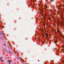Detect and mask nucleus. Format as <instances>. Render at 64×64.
Masks as SVG:
<instances>
[{
  "mask_svg": "<svg viewBox=\"0 0 64 64\" xmlns=\"http://www.w3.org/2000/svg\"><path fill=\"white\" fill-rule=\"evenodd\" d=\"M64 5H60L58 6V7L59 8V9H60V13L61 14H63V12L62 11V8H63L64 7Z\"/></svg>",
  "mask_w": 64,
  "mask_h": 64,
  "instance_id": "f257e3e1",
  "label": "nucleus"
},
{
  "mask_svg": "<svg viewBox=\"0 0 64 64\" xmlns=\"http://www.w3.org/2000/svg\"><path fill=\"white\" fill-rule=\"evenodd\" d=\"M57 31L58 32V33H59V36H62V38H64V36H62V33H61V32H60V31L58 30V28H57Z\"/></svg>",
  "mask_w": 64,
  "mask_h": 64,
  "instance_id": "f03ea898",
  "label": "nucleus"
},
{
  "mask_svg": "<svg viewBox=\"0 0 64 64\" xmlns=\"http://www.w3.org/2000/svg\"><path fill=\"white\" fill-rule=\"evenodd\" d=\"M20 60H21V62H22V63H24V61H23V60L20 59Z\"/></svg>",
  "mask_w": 64,
  "mask_h": 64,
  "instance_id": "7ed1b4c3",
  "label": "nucleus"
},
{
  "mask_svg": "<svg viewBox=\"0 0 64 64\" xmlns=\"http://www.w3.org/2000/svg\"><path fill=\"white\" fill-rule=\"evenodd\" d=\"M31 2L32 3V2L33 3H35V2H34V0H31Z\"/></svg>",
  "mask_w": 64,
  "mask_h": 64,
  "instance_id": "20e7f679",
  "label": "nucleus"
},
{
  "mask_svg": "<svg viewBox=\"0 0 64 64\" xmlns=\"http://www.w3.org/2000/svg\"><path fill=\"white\" fill-rule=\"evenodd\" d=\"M47 20H51V18H50L49 17H48L47 18Z\"/></svg>",
  "mask_w": 64,
  "mask_h": 64,
  "instance_id": "39448f33",
  "label": "nucleus"
},
{
  "mask_svg": "<svg viewBox=\"0 0 64 64\" xmlns=\"http://www.w3.org/2000/svg\"><path fill=\"white\" fill-rule=\"evenodd\" d=\"M46 37H48V34H46Z\"/></svg>",
  "mask_w": 64,
  "mask_h": 64,
  "instance_id": "423d86ee",
  "label": "nucleus"
},
{
  "mask_svg": "<svg viewBox=\"0 0 64 64\" xmlns=\"http://www.w3.org/2000/svg\"><path fill=\"white\" fill-rule=\"evenodd\" d=\"M44 7L45 8V9H46V8H47V5H44Z\"/></svg>",
  "mask_w": 64,
  "mask_h": 64,
  "instance_id": "0eeeda50",
  "label": "nucleus"
},
{
  "mask_svg": "<svg viewBox=\"0 0 64 64\" xmlns=\"http://www.w3.org/2000/svg\"><path fill=\"white\" fill-rule=\"evenodd\" d=\"M46 14H45V16H44V19H45L46 18Z\"/></svg>",
  "mask_w": 64,
  "mask_h": 64,
  "instance_id": "6e6552de",
  "label": "nucleus"
},
{
  "mask_svg": "<svg viewBox=\"0 0 64 64\" xmlns=\"http://www.w3.org/2000/svg\"><path fill=\"white\" fill-rule=\"evenodd\" d=\"M57 40H56L55 41H54V43H57Z\"/></svg>",
  "mask_w": 64,
  "mask_h": 64,
  "instance_id": "1a4fd4ad",
  "label": "nucleus"
},
{
  "mask_svg": "<svg viewBox=\"0 0 64 64\" xmlns=\"http://www.w3.org/2000/svg\"><path fill=\"white\" fill-rule=\"evenodd\" d=\"M62 63H64V60H62Z\"/></svg>",
  "mask_w": 64,
  "mask_h": 64,
  "instance_id": "9d476101",
  "label": "nucleus"
},
{
  "mask_svg": "<svg viewBox=\"0 0 64 64\" xmlns=\"http://www.w3.org/2000/svg\"><path fill=\"white\" fill-rule=\"evenodd\" d=\"M8 62H9V63H10V60H8Z\"/></svg>",
  "mask_w": 64,
  "mask_h": 64,
  "instance_id": "9b49d317",
  "label": "nucleus"
},
{
  "mask_svg": "<svg viewBox=\"0 0 64 64\" xmlns=\"http://www.w3.org/2000/svg\"><path fill=\"white\" fill-rule=\"evenodd\" d=\"M42 36L43 37H44V36H45V34H42Z\"/></svg>",
  "mask_w": 64,
  "mask_h": 64,
  "instance_id": "f8f14e48",
  "label": "nucleus"
},
{
  "mask_svg": "<svg viewBox=\"0 0 64 64\" xmlns=\"http://www.w3.org/2000/svg\"><path fill=\"white\" fill-rule=\"evenodd\" d=\"M64 48V46H62V48Z\"/></svg>",
  "mask_w": 64,
  "mask_h": 64,
  "instance_id": "ddd939ff",
  "label": "nucleus"
},
{
  "mask_svg": "<svg viewBox=\"0 0 64 64\" xmlns=\"http://www.w3.org/2000/svg\"><path fill=\"white\" fill-rule=\"evenodd\" d=\"M10 54H12V52H10Z\"/></svg>",
  "mask_w": 64,
  "mask_h": 64,
  "instance_id": "4468645a",
  "label": "nucleus"
},
{
  "mask_svg": "<svg viewBox=\"0 0 64 64\" xmlns=\"http://www.w3.org/2000/svg\"><path fill=\"white\" fill-rule=\"evenodd\" d=\"M39 14H42V12H40V13H39Z\"/></svg>",
  "mask_w": 64,
  "mask_h": 64,
  "instance_id": "2eb2a0df",
  "label": "nucleus"
},
{
  "mask_svg": "<svg viewBox=\"0 0 64 64\" xmlns=\"http://www.w3.org/2000/svg\"><path fill=\"white\" fill-rule=\"evenodd\" d=\"M41 12H42V10L40 9Z\"/></svg>",
  "mask_w": 64,
  "mask_h": 64,
  "instance_id": "dca6fc26",
  "label": "nucleus"
},
{
  "mask_svg": "<svg viewBox=\"0 0 64 64\" xmlns=\"http://www.w3.org/2000/svg\"><path fill=\"white\" fill-rule=\"evenodd\" d=\"M54 0H51V1H50V2H52V1H54Z\"/></svg>",
  "mask_w": 64,
  "mask_h": 64,
  "instance_id": "f3484780",
  "label": "nucleus"
},
{
  "mask_svg": "<svg viewBox=\"0 0 64 64\" xmlns=\"http://www.w3.org/2000/svg\"><path fill=\"white\" fill-rule=\"evenodd\" d=\"M16 20H15L14 21V22L15 23H16Z\"/></svg>",
  "mask_w": 64,
  "mask_h": 64,
  "instance_id": "a211bd4d",
  "label": "nucleus"
},
{
  "mask_svg": "<svg viewBox=\"0 0 64 64\" xmlns=\"http://www.w3.org/2000/svg\"><path fill=\"white\" fill-rule=\"evenodd\" d=\"M2 58H3V57H1V58H0V59H2Z\"/></svg>",
  "mask_w": 64,
  "mask_h": 64,
  "instance_id": "6ab92c4d",
  "label": "nucleus"
},
{
  "mask_svg": "<svg viewBox=\"0 0 64 64\" xmlns=\"http://www.w3.org/2000/svg\"><path fill=\"white\" fill-rule=\"evenodd\" d=\"M62 11L64 12V8L63 9Z\"/></svg>",
  "mask_w": 64,
  "mask_h": 64,
  "instance_id": "aec40b11",
  "label": "nucleus"
},
{
  "mask_svg": "<svg viewBox=\"0 0 64 64\" xmlns=\"http://www.w3.org/2000/svg\"><path fill=\"white\" fill-rule=\"evenodd\" d=\"M60 25L61 26H62V24H60Z\"/></svg>",
  "mask_w": 64,
  "mask_h": 64,
  "instance_id": "412c9836",
  "label": "nucleus"
},
{
  "mask_svg": "<svg viewBox=\"0 0 64 64\" xmlns=\"http://www.w3.org/2000/svg\"><path fill=\"white\" fill-rule=\"evenodd\" d=\"M1 61H2V62H3L4 61L2 60H1Z\"/></svg>",
  "mask_w": 64,
  "mask_h": 64,
  "instance_id": "4be33fe9",
  "label": "nucleus"
},
{
  "mask_svg": "<svg viewBox=\"0 0 64 64\" xmlns=\"http://www.w3.org/2000/svg\"><path fill=\"white\" fill-rule=\"evenodd\" d=\"M49 11V10H47V11Z\"/></svg>",
  "mask_w": 64,
  "mask_h": 64,
  "instance_id": "5701e85b",
  "label": "nucleus"
},
{
  "mask_svg": "<svg viewBox=\"0 0 64 64\" xmlns=\"http://www.w3.org/2000/svg\"><path fill=\"white\" fill-rule=\"evenodd\" d=\"M4 46H6V45H5V44H4Z\"/></svg>",
  "mask_w": 64,
  "mask_h": 64,
  "instance_id": "b1692460",
  "label": "nucleus"
},
{
  "mask_svg": "<svg viewBox=\"0 0 64 64\" xmlns=\"http://www.w3.org/2000/svg\"><path fill=\"white\" fill-rule=\"evenodd\" d=\"M52 15H53V14H50V16H52Z\"/></svg>",
  "mask_w": 64,
  "mask_h": 64,
  "instance_id": "393cba45",
  "label": "nucleus"
},
{
  "mask_svg": "<svg viewBox=\"0 0 64 64\" xmlns=\"http://www.w3.org/2000/svg\"><path fill=\"white\" fill-rule=\"evenodd\" d=\"M34 6H36V5H34Z\"/></svg>",
  "mask_w": 64,
  "mask_h": 64,
  "instance_id": "a878e982",
  "label": "nucleus"
},
{
  "mask_svg": "<svg viewBox=\"0 0 64 64\" xmlns=\"http://www.w3.org/2000/svg\"><path fill=\"white\" fill-rule=\"evenodd\" d=\"M62 41H64V40H62Z\"/></svg>",
  "mask_w": 64,
  "mask_h": 64,
  "instance_id": "bb28decb",
  "label": "nucleus"
},
{
  "mask_svg": "<svg viewBox=\"0 0 64 64\" xmlns=\"http://www.w3.org/2000/svg\"><path fill=\"white\" fill-rule=\"evenodd\" d=\"M20 18H19V19H20Z\"/></svg>",
  "mask_w": 64,
  "mask_h": 64,
  "instance_id": "cd10ccee",
  "label": "nucleus"
},
{
  "mask_svg": "<svg viewBox=\"0 0 64 64\" xmlns=\"http://www.w3.org/2000/svg\"><path fill=\"white\" fill-rule=\"evenodd\" d=\"M1 39V38H0V39Z\"/></svg>",
  "mask_w": 64,
  "mask_h": 64,
  "instance_id": "c85d7f7f",
  "label": "nucleus"
},
{
  "mask_svg": "<svg viewBox=\"0 0 64 64\" xmlns=\"http://www.w3.org/2000/svg\"><path fill=\"white\" fill-rule=\"evenodd\" d=\"M5 49V50H6V49Z\"/></svg>",
  "mask_w": 64,
  "mask_h": 64,
  "instance_id": "c756f323",
  "label": "nucleus"
},
{
  "mask_svg": "<svg viewBox=\"0 0 64 64\" xmlns=\"http://www.w3.org/2000/svg\"><path fill=\"white\" fill-rule=\"evenodd\" d=\"M26 39H27V38H26Z\"/></svg>",
  "mask_w": 64,
  "mask_h": 64,
  "instance_id": "7c9ffc66",
  "label": "nucleus"
},
{
  "mask_svg": "<svg viewBox=\"0 0 64 64\" xmlns=\"http://www.w3.org/2000/svg\"><path fill=\"white\" fill-rule=\"evenodd\" d=\"M44 26H45V25H44Z\"/></svg>",
  "mask_w": 64,
  "mask_h": 64,
  "instance_id": "2f4dec72",
  "label": "nucleus"
}]
</instances>
